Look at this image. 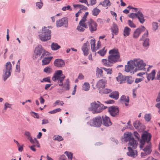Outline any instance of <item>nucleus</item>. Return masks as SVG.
Listing matches in <instances>:
<instances>
[{"mask_svg": "<svg viewBox=\"0 0 160 160\" xmlns=\"http://www.w3.org/2000/svg\"><path fill=\"white\" fill-rule=\"evenodd\" d=\"M109 53L110 55L108 56V59H102V60L103 64L105 66L111 67L113 63L122 61L120 53L118 49H113L111 50Z\"/></svg>", "mask_w": 160, "mask_h": 160, "instance_id": "1", "label": "nucleus"}, {"mask_svg": "<svg viewBox=\"0 0 160 160\" xmlns=\"http://www.w3.org/2000/svg\"><path fill=\"white\" fill-rule=\"evenodd\" d=\"M128 145L132 147L133 148H136L139 142V147L143 150L146 154H150L152 152L151 142L150 141H129Z\"/></svg>", "mask_w": 160, "mask_h": 160, "instance_id": "2", "label": "nucleus"}, {"mask_svg": "<svg viewBox=\"0 0 160 160\" xmlns=\"http://www.w3.org/2000/svg\"><path fill=\"white\" fill-rule=\"evenodd\" d=\"M51 31L47 27H44L42 28V31L39 35L40 39L43 42H45L50 39L51 38Z\"/></svg>", "mask_w": 160, "mask_h": 160, "instance_id": "3", "label": "nucleus"}, {"mask_svg": "<svg viewBox=\"0 0 160 160\" xmlns=\"http://www.w3.org/2000/svg\"><path fill=\"white\" fill-rule=\"evenodd\" d=\"M41 55L40 58L44 57L45 56L49 55V52L46 51L41 45H38L35 48L34 52V54L33 56L34 59H36Z\"/></svg>", "mask_w": 160, "mask_h": 160, "instance_id": "4", "label": "nucleus"}, {"mask_svg": "<svg viewBox=\"0 0 160 160\" xmlns=\"http://www.w3.org/2000/svg\"><path fill=\"white\" fill-rule=\"evenodd\" d=\"M97 102L98 103L94 102L91 104L90 110L92 111L93 113H99L101 112L103 109L107 108V107L104 106L103 104H101L99 102Z\"/></svg>", "mask_w": 160, "mask_h": 160, "instance_id": "5", "label": "nucleus"}, {"mask_svg": "<svg viewBox=\"0 0 160 160\" xmlns=\"http://www.w3.org/2000/svg\"><path fill=\"white\" fill-rule=\"evenodd\" d=\"M102 123V117L100 116H97L87 122V124L92 127H99Z\"/></svg>", "mask_w": 160, "mask_h": 160, "instance_id": "6", "label": "nucleus"}, {"mask_svg": "<svg viewBox=\"0 0 160 160\" xmlns=\"http://www.w3.org/2000/svg\"><path fill=\"white\" fill-rule=\"evenodd\" d=\"M11 71L12 64L11 62H8L6 63L5 68L3 70L2 78L4 81H5L10 76Z\"/></svg>", "mask_w": 160, "mask_h": 160, "instance_id": "7", "label": "nucleus"}, {"mask_svg": "<svg viewBox=\"0 0 160 160\" xmlns=\"http://www.w3.org/2000/svg\"><path fill=\"white\" fill-rule=\"evenodd\" d=\"M132 64H134L135 67H136V69L135 71L136 72V69L138 70H142L146 66V63H144L143 60L140 58H136L132 60Z\"/></svg>", "mask_w": 160, "mask_h": 160, "instance_id": "8", "label": "nucleus"}, {"mask_svg": "<svg viewBox=\"0 0 160 160\" xmlns=\"http://www.w3.org/2000/svg\"><path fill=\"white\" fill-rule=\"evenodd\" d=\"M68 20L67 17H64L56 21V26L58 28L64 27L65 28L68 27Z\"/></svg>", "mask_w": 160, "mask_h": 160, "instance_id": "9", "label": "nucleus"}, {"mask_svg": "<svg viewBox=\"0 0 160 160\" xmlns=\"http://www.w3.org/2000/svg\"><path fill=\"white\" fill-rule=\"evenodd\" d=\"M108 110L110 115L113 117H116L119 114V110L117 106H113L108 108Z\"/></svg>", "mask_w": 160, "mask_h": 160, "instance_id": "10", "label": "nucleus"}, {"mask_svg": "<svg viewBox=\"0 0 160 160\" xmlns=\"http://www.w3.org/2000/svg\"><path fill=\"white\" fill-rule=\"evenodd\" d=\"M89 30L92 33L93 32L97 29V24L96 22L92 19H90L88 22Z\"/></svg>", "mask_w": 160, "mask_h": 160, "instance_id": "11", "label": "nucleus"}, {"mask_svg": "<svg viewBox=\"0 0 160 160\" xmlns=\"http://www.w3.org/2000/svg\"><path fill=\"white\" fill-rule=\"evenodd\" d=\"M148 36V32L147 30L146 32L142 36V38H141L139 40L143 41H144L143 43V45L144 47H147L149 46V45L148 38H147Z\"/></svg>", "mask_w": 160, "mask_h": 160, "instance_id": "12", "label": "nucleus"}, {"mask_svg": "<svg viewBox=\"0 0 160 160\" xmlns=\"http://www.w3.org/2000/svg\"><path fill=\"white\" fill-rule=\"evenodd\" d=\"M145 28L143 26L137 28L133 32V37L134 38H137L140 34L141 32L145 31Z\"/></svg>", "mask_w": 160, "mask_h": 160, "instance_id": "13", "label": "nucleus"}, {"mask_svg": "<svg viewBox=\"0 0 160 160\" xmlns=\"http://www.w3.org/2000/svg\"><path fill=\"white\" fill-rule=\"evenodd\" d=\"M102 119L103 121L102 124L106 127L111 126L112 123L111 122L109 118L106 115H103L102 116Z\"/></svg>", "mask_w": 160, "mask_h": 160, "instance_id": "14", "label": "nucleus"}, {"mask_svg": "<svg viewBox=\"0 0 160 160\" xmlns=\"http://www.w3.org/2000/svg\"><path fill=\"white\" fill-rule=\"evenodd\" d=\"M54 65L58 68H62L65 65V62L62 59H56L54 62Z\"/></svg>", "mask_w": 160, "mask_h": 160, "instance_id": "15", "label": "nucleus"}, {"mask_svg": "<svg viewBox=\"0 0 160 160\" xmlns=\"http://www.w3.org/2000/svg\"><path fill=\"white\" fill-rule=\"evenodd\" d=\"M128 152H127V155L130 157L135 158L138 155L137 152L136 150H134L131 148L129 147L128 148Z\"/></svg>", "mask_w": 160, "mask_h": 160, "instance_id": "16", "label": "nucleus"}, {"mask_svg": "<svg viewBox=\"0 0 160 160\" xmlns=\"http://www.w3.org/2000/svg\"><path fill=\"white\" fill-rule=\"evenodd\" d=\"M63 76L62 70H57L54 73L52 79L53 81H55Z\"/></svg>", "mask_w": 160, "mask_h": 160, "instance_id": "17", "label": "nucleus"}, {"mask_svg": "<svg viewBox=\"0 0 160 160\" xmlns=\"http://www.w3.org/2000/svg\"><path fill=\"white\" fill-rule=\"evenodd\" d=\"M133 125L134 127L138 130H142L145 129L144 126L143 125L139 120H137L134 122Z\"/></svg>", "mask_w": 160, "mask_h": 160, "instance_id": "18", "label": "nucleus"}, {"mask_svg": "<svg viewBox=\"0 0 160 160\" xmlns=\"http://www.w3.org/2000/svg\"><path fill=\"white\" fill-rule=\"evenodd\" d=\"M132 60L128 61L127 63V65L125 66V71L129 72L135 68L134 64H132Z\"/></svg>", "mask_w": 160, "mask_h": 160, "instance_id": "19", "label": "nucleus"}, {"mask_svg": "<svg viewBox=\"0 0 160 160\" xmlns=\"http://www.w3.org/2000/svg\"><path fill=\"white\" fill-rule=\"evenodd\" d=\"M89 46V43L87 41L86 43H84L82 47V50L83 52L84 55L85 56H87L88 54Z\"/></svg>", "mask_w": 160, "mask_h": 160, "instance_id": "20", "label": "nucleus"}, {"mask_svg": "<svg viewBox=\"0 0 160 160\" xmlns=\"http://www.w3.org/2000/svg\"><path fill=\"white\" fill-rule=\"evenodd\" d=\"M124 140H135L133 134L130 132H126L123 134Z\"/></svg>", "mask_w": 160, "mask_h": 160, "instance_id": "21", "label": "nucleus"}, {"mask_svg": "<svg viewBox=\"0 0 160 160\" xmlns=\"http://www.w3.org/2000/svg\"><path fill=\"white\" fill-rule=\"evenodd\" d=\"M152 135L147 131L143 132L141 136L142 139L140 140H151Z\"/></svg>", "mask_w": 160, "mask_h": 160, "instance_id": "22", "label": "nucleus"}, {"mask_svg": "<svg viewBox=\"0 0 160 160\" xmlns=\"http://www.w3.org/2000/svg\"><path fill=\"white\" fill-rule=\"evenodd\" d=\"M137 18L138 19L140 22L142 24L145 21L144 16L142 13L140 11H139L138 12Z\"/></svg>", "mask_w": 160, "mask_h": 160, "instance_id": "23", "label": "nucleus"}, {"mask_svg": "<svg viewBox=\"0 0 160 160\" xmlns=\"http://www.w3.org/2000/svg\"><path fill=\"white\" fill-rule=\"evenodd\" d=\"M106 82V81L105 79H102L100 80L97 84V86L99 88H102L105 87Z\"/></svg>", "mask_w": 160, "mask_h": 160, "instance_id": "24", "label": "nucleus"}, {"mask_svg": "<svg viewBox=\"0 0 160 160\" xmlns=\"http://www.w3.org/2000/svg\"><path fill=\"white\" fill-rule=\"evenodd\" d=\"M127 76H123L120 73H119V76L116 78L117 81L120 82V83H124L126 80Z\"/></svg>", "mask_w": 160, "mask_h": 160, "instance_id": "25", "label": "nucleus"}, {"mask_svg": "<svg viewBox=\"0 0 160 160\" xmlns=\"http://www.w3.org/2000/svg\"><path fill=\"white\" fill-rule=\"evenodd\" d=\"M47 56H45L42 61V65H46L48 64L49 63L51 59H52V57H46Z\"/></svg>", "mask_w": 160, "mask_h": 160, "instance_id": "26", "label": "nucleus"}, {"mask_svg": "<svg viewBox=\"0 0 160 160\" xmlns=\"http://www.w3.org/2000/svg\"><path fill=\"white\" fill-rule=\"evenodd\" d=\"M155 70H153L149 74H147V77L148 81L150 79L153 80L154 79L155 74Z\"/></svg>", "mask_w": 160, "mask_h": 160, "instance_id": "27", "label": "nucleus"}, {"mask_svg": "<svg viewBox=\"0 0 160 160\" xmlns=\"http://www.w3.org/2000/svg\"><path fill=\"white\" fill-rule=\"evenodd\" d=\"M119 94L118 91H115L112 92L109 95V97L112 98L117 100L119 98Z\"/></svg>", "mask_w": 160, "mask_h": 160, "instance_id": "28", "label": "nucleus"}, {"mask_svg": "<svg viewBox=\"0 0 160 160\" xmlns=\"http://www.w3.org/2000/svg\"><path fill=\"white\" fill-rule=\"evenodd\" d=\"M91 48L92 51L95 52L96 51V48H95V40L94 39L91 40Z\"/></svg>", "mask_w": 160, "mask_h": 160, "instance_id": "29", "label": "nucleus"}, {"mask_svg": "<svg viewBox=\"0 0 160 160\" xmlns=\"http://www.w3.org/2000/svg\"><path fill=\"white\" fill-rule=\"evenodd\" d=\"M99 4L102 5L104 7H106L110 6L111 3L109 0H105L100 2Z\"/></svg>", "mask_w": 160, "mask_h": 160, "instance_id": "30", "label": "nucleus"}, {"mask_svg": "<svg viewBox=\"0 0 160 160\" xmlns=\"http://www.w3.org/2000/svg\"><path fill=\"white\" fill-rule=\"evenodd\" d=\"M51 48L52 50L56 51L60 48L61 46L56 43L53 42L52 43Z\"/></svg>", "mask_w": 160, "mask_h": 160, "instance_id": "31", "label": "nucleus"}, {"mask_svg": "<svg viewBox=\"0 0 160 160\" xmlns=\"http://www.w3.org/2000/svg\"><path fill=\"white\" fill-rule=\"evenodd\" d=\"M131 29L128 27L124 28L123 31V35L124 36H127L129 35L131 31Z\"/></svg>", "mask_w": 160, "mask_h": 160, "instance_id": "32", "label": "nucleus"}, {"mask_svg": "<svg viewBox=\"0 0 160 160\" xmlns=\"http://www.w3.org/2000/svg\"><path fill=\"white\" fill-rule=\"evenodd\" d=\"M112 34H113V33L116 34L118 32V27L117 25L115 23H113L112 27Z\"/></svg>", "mask_w": 160, "mask_h": 160, "instance_id": "33", "label": "nucleus"}, {"mask_svg": "<svg viewBox=\"0 0 160 160\" xmlns=\"http://www.w3.org/2000/svg\"><path fill=\"white\" fill-rule=\"evenodd\" d=\"M82 90L85 91H88L90 88V85L88 82H85L82 85Z\"/></svg>", "mask_w": 160, "mask_h": 160, "instance_id": "34", "label": "nucleus"}, {"mask_svg": "<svg viewBox=\"0 0 160 160\" xmlns=\"http://www.w3.org/2000/svg\"><path fill=\"white\" fill-rule=\"evenodd\" d=\"M111 92V90L107 88H103L99 90V92L101 94H107Z\"/></svg>", "mask_w": 160, "mask_h": 160, "instance_id": "35", "label": "nucleus"}, {"mask_svg": "<svg viewBox=\"0 0 160 160\" xmlns=\"http://www.w3.org/2000/svg\"><path fill=\"white\" fill-rule=\"evenodd\" d=\"M120 100L123 102H126L128 103L129 101V99L128 96L122 95L120 98Z\"/></svg>", "mask_w": 160, "mask_h": 160, "instance_id": "36", "label": "nucleus"}, {"mask_svg": "<svg viewBox=\"0 0 160 160\" xmlns=\"http://www.w3.org/2000/svg\"><path fill=\"white\" fill-rule=\"evenodd\" d=\"M65 78V75H63L57 80H58V83L59 86H63V81Z\"/></svg>", "mask_w": 160, "mask_h": 160, "instance_id": "37", "label": "nucleus"}, {"mask_svg": "<svg viewBox=\"0 0 160 160\" xmlns=\"http://www.w3.org/2000/svg\"><path fill=\"white\" fill-rule=\"evenodd\" d=\"M100 12V10L97 8H94L92 10V14L94 16H97Z\"/></svg>", "mask_w": 160, "mask_h": 160, "instance_id": "38", "label": "nucleus"}, {"mask_svg": "<svg viewBox=\"0 0 160 160\" xmlns=\"http://www.w3.org/2000/svg\"><path fill=\"white\" fill-rule=\"evenodd\" d=\"M69 79H67L63 85V87L66 90H69Z\"/></svg>", "mask_w": 160, "mask_h": 160, "instance_id": "39", "label": "nucleus"}, {"mask_svg": "<svg viewBox=\"0 0 160 160\" xmlns=\"http://www.w3.org/2000/svg\"><path fill=\"white\" fill-rule=\"evenodd\" d=\"M126 80L127 81V83L129 84L132 83L134 82V80L131 76H127Z\"/></svg>", "mask_w": 160, "mask_h": 160, "instance_id": "40", "label": "nucleus"}, {"mask_svg": "<svg viewBox=\"0 0 160 160\" xmlns=\"http://www.w3.org/2000/svg\"><path fill=\"white\" fill-rule=\"evenodd\" d=\"M64 154L67 156L68 160H72V152L66 151L64 152Z\"/></svg>", "mask_w": 160, "mask_h": 160, "instance_id": "41", "label": "nucleus"}, {"mask_svg": "<svg viewBox=\"0 0 160 160\" xmlns=\"http://www.w3.org/2000/svg\"><path fill=\"white\" fill-rule=\"evenodd\" d=\"M105 48L104 47L102 49L98 51L97 53L101 56H103L105 54L107 49H105Z\"/></svg>", "mask_w": 160, "mask_h": 160, "instance_id": "42", "label": "nucleus"}, {"mask_svg": "<svg viewBox=\"0 0 160 160\" xmlns=\"http://www.w3.org/2000/svg\"><path fill=\"white\" fill-rule=\"evenodd\" d=\"M44 72L46 73H50L52 71V69L49 67L45 68L43 70Z\"/></svg>", "mask_w": 160, "mask_h": 160, "instance_id": "43", "label": "nucleus"}, {"mask_svg": "<svg viewBox=\"0 0 160 160\" xmlns=\"http://www.w3.org/2000/svg\"><path fill=\"white\" fill-rule=\"evenodd\" d=\"M85 20L82 19L79 22V25L82 26V27H84L85 28H87V25L85 23Z\"/></svg>", "mask_w": 160, "mask_h": 160, "instance_id": "44", "label": "nucleus"}, {"mask_svg": "<svg viewBox=\"0 0 160 160\" xmlns=\"http://www.w3.org/2000/svg\"><path fill=\"white\" fill-rule=\"evenodd\" d=\"M151 118V114L150 113L146 114L144 116V119L145 120L149 122L150 121Z\"/></svg>", "mask_w": 160, "mask_h": 160, "instance_id": "45", "label": "nucleus"}, {"mask_svg": "<svg viewBox=\"0 0 160 160\" xmlns=\"http://www.w3.org/2000/svg\"><path fill=\"white\" fill-rule=\"evenodd\" d=\"M31 143L35 147L38 148L40 147V145L38 141H30Z\"/></svg>", "mask_w": 160, "mask_h": 160, "instance_id": "46", "label": "nucleus"}, {"mask_svg": "<svg viewBox=\"0 0 160 160\" xmlns=\"http://www.w3.org/2000/svg\"><path fill=\"white\" fill-rule=\"evenodd\" d=\"M24 135L27 137V139L28 140H33L31 136L30 133L29 132H25Z\"/></svg>", "mask_w": 160, "mask_h": 160, "instance_id": "47", "label": "nucleus"}, {"mask_svg": "<svg viewBox=\"0 0 160 160\" xmlns=\"http://www.w3.org/2000/svg\"><path fill=\"white\" fill-rule=\"evenodd\" d=\"M62 109L60 108H58L54 109L53 110L50 111L48 112V113L51 114H54L57 113V112H59L61 111Z\"/></svg>", "mask_w": 160, "mask_h": 160, "instance_id": "48", "label": "nucleus"}, {"mask_svg": "<svg viewBox=\"0 0 160 160\" xmlns=\"http://www.w3.org/2000/svg\"><path fill=\"white\" fill-rule=\"evenodd\" d=\"M11 106L12 104H9L8 102H5L4 105V110L5 111H6L8 108H12Z\"/></svg>", "mask_w": 160, "mask_h": 160, "instance_id": "49", "label": "nucleus"}, {"mask_svg": "<svg viewBox=\"0 0 160 160\" xmlns=\"http://www.w3.org/2000/svg\"><path fill=\"white\" fill-rule=\"evenodd\" d=\"M53 138L54 140H63V138L62 136L58 135H54L53 137Z\"/></svg>", "mask_w": 160, "mask_h": 160, "instance_id": "50", "label": "nucleus"}, {"mask_svg": "<svg viewBox=\"0 0 160 160\" xmlns=\"http://www.w3.org/2000/svg\"><path fill=\"white\" fill-rule=\"evenodd\" d=\"M51 82V81L50 79V77H48L47 78H43L42 80L41 81V82Z\"/></svg>", "mask_w": 160, "mask_h": 160, "instance_id": "51", "label": "nucleus"}, {"mask_svg": "<svg viewBox=\"0 0 160 160\" xmlns=\"http://www.w3.org/2000/svg\"><path fill=\"white\" fill-rule=\"evenodd\" d=\"M152 29L154 31H156L158 28V23L156 22H153L152 23Z\"/></svg>", "mask_w": 160, "mask_h": 160, "instance_id": "52", "label": "nucleus"}, {"mask_svg": "<svg viewBox=\"0 0 160 160\" xmlns=\"http://www.w3.org/2000/svg\"><path fill=\"white\" fill-rule=\"evenodd\" d=\"M104 71L107 73V74H111L112 73V69L110 68H102Z\"/></svg>", "mask_w": 160, "mask_h": 160, "instance_id": "53", "label": "nucleus"}, {"mask_svg": "<svg viewBox=\"0 0 160 160\" xmlns=\"http://www.w3.org/2000/svg\"><path fill=\"white\" fill-rule=\"evenodd\" d=\"M128 24L129 26L131 28H135L136 27V25L131 20H128Z\"/></svg>", "mask_w": 160, "mask_h": 160, "instance_id": "54", "label": "nucleus"}, {"mask_svg": "<svg viewBox=\"0 0 160 160\" xmlns=\"http://www.w3.org/2000/svg\"><path fill=\"white\" fill-rule=\"evenodd\" d=\"M62 10L63 11H65L66 10H69L70 11H71L72 9L71 8L70 6L68 5L67 6H65L62 7Z\"/></svg>", "mask_w": 160, "mask_h": 160, "instance_id": "55", "label": "nucleus"}, {"mask_svg": "<svg viewBox=\"0 0 160 160\" xmlns=\"http://www.w3.org/2000/svg\"><path fill=\"white\" fill-rule=\"evenodd\" d=\"M84 28H85L84 27H82V26L78 25L77 26V29L78 31L80 32H82L84 31Z\"/></svg>", "mask_w": 160, "mask_h": 160, "instance_id": "56", "label": "nucleus"}, {"mask_svg": "<svg viewBox=\"0 0 160 160\" xmlns=\"http://www.w3.org/2000/svg\"><path fill=\"white\" fill-rule=\"evenodd\" d=\"M138 15V12L137 13H132L129 14L128 16V17L132 18H134L136 17L137 18Z\"/></svg>", "mask_w": 160, "mask_h": 160, "instance_id": "57", "label": "nucleus"}, {"mask_svg": "<svg viewBox=\"0 0 160 160\" xmlns=\"http://www.w3.org/2000/svg\"><path fill=\"white\" fill-rule=\"evenodd\" d=\"M15 142L17 144L18 147V151L20 152H22L23 150V145L20 146L19 143L17 141H15Z\"/></svg>", "mask_w": 160, "mask_h": 160, "instance_id": "58", "label": "nucleus"}, {"mask_svg": "<svg viewBox=\"0 0 160 160\" xmlns=\"http://www.w3.org/2000/svg\"><path fill=\"white\" fill-rule=\"evenodd\" d=\"M36 6L37 8L40 9L42 8L43 6V3L41 2H37L36 3Z\"/></svg>", "mask_w": 160, "mask_h": 160, "instance_id": "59", "label": "nucleus"}, {"mask_svg": "<svg viewBox=\"0 0 160 160\" xmlns=\"http://www.w3.org/2000/svg\"><path fill=\"white\" fill-rule=\"evenodd\" d=\"M133 135L136 139H138V140H140L139 139L140 135L137 132L135 131L134 132Z\"/></svg>", "mask_w": 160, "mask_h": 160, "instance_id": "60", "label": "nucleus"}, {"mask_svg": "<svg viewBox=\"0 0 160 160\" xmlns=\"http://www.w3.org/2000/svg\"><path fill=\"white\" fill-rule=\"evenodd\" d=\"M31 113L32 114V115L34 118H39V115L37 113H35L33 112H31Z\"/></svg>", "mask_w": 160, "mask_h": 160, "instance_id": "61", "label": "nucleus"}, {"mask_svg": "<svg viewBox=\"0 0 160 160\" xmlns=\"http://www.w3.org/2000/svg\"><path fill=\"white\" fill-rule=\"evenodd\" d=\"M16 72H20V64L18 63L17 64L16 66Z\"/></svg>", "mask_w": 160, "mask_h": 160, "instance_id": "62", "label": "nucleus"}, {"mask_svg": "<svg viewBox=\"0 0 160 160\" xmlns=\"http://www.w3.org/2000/svg\"><path fill=\"white\" fill-rule=\"evenodd\" d=\"M79 8H80L81 9L87 10L88 9L87 8L82 5L80 4Z\"/></svg>", "mask_w": 160, "mask_h": 160, "instance_id": "63", "label": "nucleus"}, {"mask_svg": "<svg viewBox=\"0 0 160 160\" xmlns=\"http://www.w3.org/2000/svg\"><path fill=\"white\" fill-rule=\"evenodd\" d=\"M142 80H143V79L142 78H137L135 79V82L136 83H137L141 82Z\"/></svg>", "mask_w": 160, "mask_h": 160, "instance_id": "64", "label": "nucleus"}]
</instances>
